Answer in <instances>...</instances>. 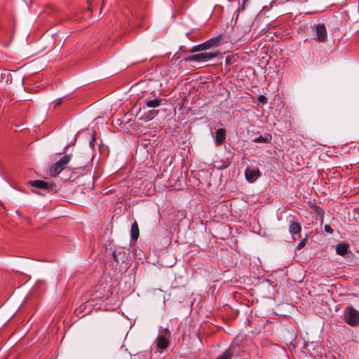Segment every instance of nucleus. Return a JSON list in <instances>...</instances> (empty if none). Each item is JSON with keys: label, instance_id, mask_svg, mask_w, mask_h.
Masks as SVG:
<instances>
[{"label": "nucleus", "instance_id": "nucleus-1", "mask_svg": "<svg viewBox=\"0 0 359 359\" xmlns=\"http://www.w3.org/2000/svg\"><path fill=\"white\" fill-rule=\"evenodd\" d=\"M72 158L71 154H66L53 165L49 169V174L51 177H56L67 166Z\"/></svg>", "mask_w": 359, "mask_h": 359}, {"label": "nucleus", "instance_id": "nucleus-2", "mask_svg": "<svg viewBox=\"0 0 359 359\" xmlns=\"http://www.w3.org/2000/svg\"><path fill=\"white\" fill-rule=\"evenodd\" d=\"M345 321L352 327H355L359 324V313L351 306H348L346 309Z\"/></svg>", "mask_w": 359, "mask_h": 359}, {"label": "nucleus", "instance_id": "nucleus-3", "mask_svg": "<svg viewBox=\"0 0 359 359\" xmlns=\"http://www.w3.org/2000/svg\"><path fill=\"white\" fill-rule=\"evenodd\" d=\"M217 53L215 52L201 53L193 55L188 57L187 60L190 62H203L210 60L217 57Z\"/></svg>", "mask_w": 359, "mask_h": 359}, {"label": "nucleus", "instance_id": "nucleus-4", "mask_svg": "<svg viewBox=\"0 0 359 359\" xmlns=\"http://www.w3.org/2000/svg\"><path fill=\"white\" fill-rule=\"evenodd\" d=\"M246 180L249 182H254L256 180L261 176V172L257 168L248 167L245 171Z\"/></svg>", "mask_w": 359, "mask_h": 359}, {"label": "nucleus", "instance_id": "nucleus-5", "mask_svg": "<svg viewBox=\"0 0 359 359\" xmlns=\"http://www.w3.org/2000/svg\"><path fill=\"white\" fill-rule=\"evenodd\" d=\"M317 40L319 42H325L327 39V30L323 23H319L316 25Z\"/></svg>", "mask_w": 359, "mask_h": 359}, {"label": "nucleus", "instance_id": "nucleus-6", "mask_svg": "<svg viewBox=\"0 0 359 359\" xmlns=\"http://www.w3.org/2000/svg\"><path fill=\"white\" fill-rule=\"evenodd\" d=\"M29 184L32 187L39 188L43 190H52L53 185L43 180L29 181Z\"/></svg>", "mask_w": 359, "mask_h": 359}, {"label": "nucleus", "instance_id": "nucleus-7", "mask_svg": "<svg viewBox=\"0 0 359 359\" xmlns=\"http://www.w3.org/2000/svg\"><path fill=\"white\" fill-rule=\"evenodd\" d=\"M224 39V37L223 35L212 37L206 41L207 46L209 48L219 46L222 45Z\"/></svg>", "mask_w": 359, "mask_h": 359}, {"label": "nucleus", "instance_id": "nucleus-8", "mask_svg": "<svg viewBox=\"0 0 359 359\" xmlns=\"http://www.w3.org/2000/svg\"><path fill=\"white\" fill-rule=\"evenodd\" d=\"M226 140V130L224 128L217 129L215 132V144L222 145Z\"/></svg>", "mask_w": 359, "mask_h": 359}, {"label": "nucleus", "instance_id": "nucleus-9", "mask_svg": "<svg viewBox=\"0 0 359 359\" xmlns=\"http://www.w3.org/2000/svg\"><path fill=\"white\" fill-rule=\"evenodd\" d=\"M169 344L168 340L163 335L158 336L156 339V346L158 348L165 349Z\"/></svg>", "mask_w": 359, "mask_h": 359}, {"label": "nucleus", "instance_id": "nucleus-10", "mask_svg": "<svg viewBox=\"0 0 359 359\" xmlns=\"http://www.w3.org/2000/svg\"><path fill=\"white\" fill-rule=\"evenodd\" d=\"M302 229L301 225L296 221H291L289 226L290 233L294 236L300 233Z\"/></svg>", "mask_w": 359, "mask_h": 359}, {"label": "nucleus", "instance_id": "nucleus-11", "mask_svg": "<svg viewBox=\"0 0 359 359\" xmlns=\"http://www.w3.org/2000/svg\"><path fill=\"white\" fill-rule=\"evenodd\" d=\"M163 101H165L164 99H153V100H146L144 103L146 107L149 108H155L161 104Z\"/></svg>", "mask_w": 359, "mask_h": 359}, {"label": "nucleus", "instance_id": "nucleus-12", "mask_svg": "<svg viewBox=\"0 0 359 359\" xmlns=\"http://www.w3.org/2000/svg\"><path fill=\"white\" fill-rule=\"evenodd\" d=\"M139 227L137 222H135L131 225L130 236L134 241H137L139 237Z\"/></svg>", "mask_w": 359, "mask_h": 359}, {"label": "nucleus", "instance_id": "nucleus-13", "mask_svg": "<svg viewBox=\"0 0 359 359\" xmlns=\"http://www.w3.org/2000/svg\"><path fill=\"white\" fill-rule=\"evenodd\" d=\"M348 247L347 243H340L337 245L336 252L339 255H345L348 252Z\"/></svg>", "mask_w": 359, "mask_h": 359}, {"label": "nucleus", "instance_id": "nucleus-14", "mask_svg": "<svg viewBox=\"0 0 359 359\" xmlns=\"http://www.w3.org/2000/svg\"><path fill=\"white\" fill-rule=\"evenodd\" d=\"M271 140V135L270 134H267L265 136L260 135L253 140L255 142H265L268 143Z\"/></svg>", "mask_w": 359, "mask_h": 359}, {"label": "nucleus", "instance_id": "nucleus-15", "mask_svg": "<svg viewBox=\"0 0 359 359\" xmlns=\"http://www.w3.org/2000/svg\"><path fill=\"white\" fill-rule=\"evenodd\" d=\"M207 49H209V47H208L206 41H205L203 43H201V44L194 46L193 48L190 50V53L201 51V50H207Z\"/></svg>", "mask_w": 359, "mask_h": 359}, {"label": "nucleus", "instance_id": "nucleus-16", "mask_svg": "<svg viewBox=\"0 0 359 359\" xmlns=\"http://www.w3.org/2000/svg\"><path fill=\"white\" fill-rule=\"evenodd\" d=\"M233 353L230 348L226 349L222 355H219L216 359H231Z\"/></svg>", "mask_w": 359, "mask_h": 359}, {"label": "nucleus", "instance_id": "nucleus-17", "mask_svg": "<svg viewBox=\"0 0 359 359\" xmlns=\"http://www.w3.org/2000/svg\"><path fill=\"white\" fill-rule=\"evenodd\" d=\"M158 114V110H150L147 114H145L144 119L146 121H149L153 119L157 114Z\"/></svg>", "mask_w": 359, "mask_h": 359}, {"label": "nucleus", "instance_id": "nucleus-18", "mask_svg": "<svg viewBox=\"0 0 359 359\" xmlns=\"http://www.w3.org/2000/svg\"><path fill=\"white\" fill-rule=\"evenodd\" d=\"M230 163L228 161L222 162L220 165H215V167L219 170H223L229 166Z\"/></svg>", "mask_w": 359, "mask_h": 359}, {"label": "nucleus", "instance_id": "nucleus-19", "mask_svg": "<svg viewBox=\"0 0 359 359\" xmlns=\"http://www.w3.org/2000/svg\"><path fill=\"white\" fill-rule=\"evenodd\" d=\"M258 101L264 104L267 102V99L264 95H261L258 97Z\"/></svg>", "mask_w": 359, "mask_h": 359}, {"label": "nucleus", "instance_id": "nucleus-20", "mask_svg": "<svg viewBox=\"0 0 359 359\" xmlns=\"http://www.w3.org/2000/svg\"><path fill=\"white\" fill-rule=\"evenodd\" d=\"M95 133H93V134L92 135L91 140L90 142V145L92 148H93V147L95 145Z\"/></svg>", "mask_w": 359, "mask_h": 359}, {"label": "nucleus", "instance_id": "nucleus-21", "mask_svg": "<svg viewBox=\"0 0 359 359\" xmlns=\"http://www.w3.org/2000/svg\"><path fill=\"white\" fill-rule=\"evenodd\" d=\"M325 231L329 233H333V229H332V227L330 225H327V224L325 226Z\"/></svg>", "mask_w": 359, "mask_h": 359}, {"label": "nucleus", "instance_id": "nucleus-22", "mask_svg": "<svg viewBox=\"0 0 359 359\" xmlns=\"http://www.w3.org/2000/svg\"><path fill=\"white\" fill-rule=\"evenodd\" d=\"M104 297H105V295H104V294H103V295H96V296L94 297V299H103V298H104Z\"/></svg>", "mask_w": 359, "mask_h": 359}, {"label": "nucleus", "instance_id": "nucleus-23", "mask_svg": "<svg viewBox=\"0 0 359 359\" xmlns=\"http://www.w3.org/2000/svg\"><path fill=\"white\" fill-rule=\"evenodd\" d=\"M304 245V241H302L301 243H299V248H302Z\"/></svg>", "mask_w": 359, "mask_h": 359}, {"label": "nucleus", "instance_id": "nucleus-24", "mask_svg": "<svg viewBox=\"0 0 359 359\" xmlns=\"http://www.w3.org/2000/svg\"><path fill=\"white\" fill-rule=\"evenodd\" d=\"M248 0H243V4H244Z\"/></svg>", "mask_w": 359, "mask_h": 359}]
</instances>
